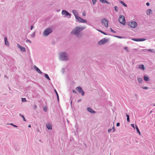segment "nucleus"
<instances>
[{
	"label": "nucleus",
	"mask_w": 155,
	"mask_h": 155,
	"mask_svg": "<svg viewBox=\"0 0 155 155\" xmlns=\"http://www.w3.org/2000/svg\"><path fill=\"white\" fill-rule=\"evenodd\" d=\"M135 127H136V129L137 130V133H138L140 135V130H139V129L138 127H137V126L136 125Z\"/></svg>",
	"instance_id": "24"
},
{
	"label": "nucleus",
	"mask_w": 155,
	"mask_h": 155,
	"mask_svg": "<svg viewBox=\"0 0 155 155\" xmlns=\"http://www.w3.org/2000/svg\"><path fill=\"white\" fill-rule=\"evenodd\" d=\"M114 37H117V38H122V37L120 36H114Z\"/></svg>",
	"instance_id": "40"
},
{
	"label": "nucleus",
	"mask_w": 155,
	"mask_h": 155,
	"mask_svg": "<svg viewBox=\"0 0 155 155\" xmlns=\"http://www.w3.org/2000/svg\"><path fill=\"white\" fill-rule=\"evenodd\" d=\"M153 106H155V104H153Z\"/></svg>",
	"instance_id": "55"
},
{
	"label": "nucleus",
	"mask_w": 155,
	"mask_h": 155,
	"mask_svg": "<svg viewBox=\"0 0 155 155\" xmlns=\"http://www.w3.org/2000/svg\"><path fill=\"white\" fill-rule=\"evenodd\" d=\"M35 32H34L31 35V37H33V38H34L35 37Z\"/></svg>",
	"instance_id": "32"
},
{
	"label": "nucleus",
	"mask_w": 155,
	"mask_h": 155,
	"mask_svg": "<svg viewBox=\"0 0 155 155\" xmlns=\"http://www.w3.org/2000/svg\"><path fill=\"white\" fill-rule=\"evenodd\" d=\"M112 130H113V132H114L115 131V128H114V126H113V127H112Z\"/></svg>",
	"instance_id": "41"
},
{
	"label": "nucleus",
	"mask_w": 155,
	"mask_h": 155,
	"mask_svg": "<svg viewBox=\"0 0 155 155\" xmlns=\"http://www.w3.org/2000/svg\"><path fill=\"white\" fill-rule=\"evenodd\" d=\"M138 68L144 71L145 70V68L144 66V65L143 64H141L139 65Z\"/></svg>",
	"instance_id": "16"
},
{
	"label": "nucleus",
	"mask_w": 155,
	"mask_h": 155,
	"mask_svg": "<svg viewBox=\"0 0 155 155\" xmlns=\"http://www.w3.org/2000/svg\"><path fill=\"white\" fill-rule=\"evenodd\" d=\"M84 28H85L84 27H76L72 30L71 33L72 35L78 34Z\"/></svg>",
	"instance_id": "2"
},
{
	"label": "nucleus",
	"mask_w": 155,
	"mask_h": 155,
	"mask_svg": "<svg viewBox=\"0 0 155 155\" xmlns=\"http://www.w3.org/2000/svg\"><path fill=\"white\" fill-rule=\"evenodd\" d=\"M143 79L145 81H148L149 80V78L145 75L144 76Z\"/></svg>",
	"instance_id": "20"
},
{
	"label": "nucleus",
	"mask_w": 155,
	"mask_h": 155,
	"mask_svg": "<svg viewBox=\"0 0 155 155\" xmlns=\"http://www.w3.org/2000/svg\"><path fill=\"white\" fill-rule=\"evenodd\" d=\"M26 42H29L30 43H31V41L28 39L26 40Z\"/></svg>",
	"instance_id": "45"
},
{
	"label": "nucleus",
	"mask_w": 155,
	"mask_h": 155,
	"mask_svg": "<svg viewBox=\"0 0 155 155\" xmlns=\"http://www.w3.org/2000/svg\"><path fill=\"white\" fill-rule=\"evenodd\" d=\"M17 47L19 48L20 50L23 52H25L26 51L25 48L23 47H22L19 44H17Z\"/></svg>",
	"instance_id": "11"
},
{
	"label": "nucleus",
	"mask_w": 155,
	"mask_h": 155,
	"mask_svg": "<svg viewBox=\"0 0 155 155\" xmlns=\"http://www.w3.org/2000/svg\"><path fill=\"white\" fill-rule=\"evenodd\" d=\"M152 12V11L150 9H148L147 10L146 13V14L148 15H150V13H151Z\"/></svg>",
	"instance_id": "18"
},
{
	"label": "nucleus",
	"mask_w": 155,
	"mask_h": 155,
	"mask_svg": "<svg viewBox=\"0 0 155 155\" xmlns=\"http://www.w3.org/2000/svg\"><path fill=\"white\" fill-rule=\"evenodd\" d=\"M98 31L100 32L101 33H102L103 34L105 35H108L107 34L104 32L103 31H102L101 30L97 29V30Z\"/></svg>",
	"instance_id": "26"
},
{
	"label": "nucleus",
	"mask_w": 155,
	"mask_h": 155,
	"mask_svg": "<svg viewBox=\"0 0 155 155\" xmlns=\"http://www.w3.org/2000/svg\"><path fill=\"white\" fill-rule=\"evenodd\" d=\"M4 40H5V44L7 45L8 46L9 45V44L8 42L7 41V38L6 37H5L4 38Z\"/></svg>",
	"instance_id": "17"
},
{
	"label": "nucleus",
	"mask_w": 155,
	"mask_h": 155,
	"mask_svg": "<svg viewBox=\"0 0 155 155\" xmlns=\"http://www.w3.org/2000/svg\"><path fill=\"white\" fill-rule=\"evenodd\" d=\"M82 15H83V16H85V15H86L85 12H83V13H82Z\"/></svg>",
	"instance_id": "51"
},
{
	"label": "nucleus",
	"mask_w": 155,
	"mask_h": 155,
	"mask_svg": "<svg viewBox=\"0 0 155 155\" xmlns=\"http://www.w3.org/2000/svg\"><path fill=\"white\" fill-rule=\"evenodd\" d=\"M54 91H55V93H56L57 96L58 100V101H59V96H58V94L56 90H55Z\"/></svg>",
	"instance_id": "29"
},
{
	"label": "nucleus",
	"mask_w": 155,
	"mask_h": 155,
	"mask_svg": "<svg viewBox=\"0 0 155 155\" xmlns=\"http://www.w3.org/2000/svg\"><path fill=\"white\" fill-rule=\"evenodd\" d=\"M34 68L36 70V71L40 74H42V72L35 65L34 66Z\"/></svg>",
	"instance_id": "14"
},
{
	"label": "nucleus",
	"mask_w": 155,
	"mask_h": 155,
	"mask_svg": "<svg viewBox=\"0 0 155 155\" xmlns=\"http://www.w3.org/2000/svg\"><path fill=\"white\" fill-rule=\"evenodd\" d=\"M52 32V29L50 28H47L45 30L43 33V36H46L51 34Z\"/></svg>",
	"instance_id": "3"
},
{
	"label": "nucleus",
	"mask_w": 155,
	"mask_h": 155,
	"mask_svg": "<svg viewBox=\"0 0 155 155\" xmlns=\"http://www.w3.org/2000/svg\"><path fill=\"white\" fill-rule=\"evenodd\" d=\"M139 41H143L146 40L145 38H138Z\"/></svg>",
	"instance_id": "30"
},
{
	"label": "nucleus",
	"mask_w": 155,
	"mask_h": 155,
	"mask_svg": "<svg viewBox=\"0 0 155 155\" xmlns=\"http://www.w3.org/2000/svg\"><path fill=\"white\" fill-rule=\"evenodd\" d=\"M9 124L11 126H13L14 127H17V126L16 125H15L14 124L12 123H10Z\"/></svg>",
	"instance_id": "36"
},
{
	"label": "nucleus",
	"mask_w": 155,
	"mask_h": 155,
	"mask_svg": "<svg viewBox=\"0 0 155 155\" xmlns=\"http://www.w3.org/2000/svg\"><path fill=\"white\" fill-rule=\"evenodd\" d=\"M137 80L138 82L140 83H141L143 82V79L142 78H137Z\"/></svg>",
	"instance_id": "21"
},
{
	"label": "nucleus",
	"mask_w": 155,
	"mask_h": 155,
	"mask_svg": "<svg viewBox=\"0 0 155 155\" xmlns=\"http://www.w3.org/2000/svg\"><path fill=\"white\" fill-rule=\"evenodd\" d=\"M101 22L103 25L107 28L108 27V21L105 18H102L101 20Z\"/></svg>",
	"instance_id": "5"
},
{
	"label": "nucleus",
	"mask_w": 155,
	"mask_h": 155,
	"mask_svg": "<svg viewBox=\"0 0 155 155\" xmlns=\"http://www.w3.org/2000/svg\"><path fill=\"white\" fill-rule=\"evenodd\" d=\"M118 20L120 23L123 25H125L126 21L124 16L120 15L119 18Z\"/></svg>",
	"instance_id": "4"
},
{
	"label": "nucleus",
	"mask_w": 155,
	"mask_h": 155,
	"mask_svg": "<svg viewBox=\"0 0 155 155\" xmlns=\"http://www.w3.org/2000/svg\"><path fill=\"white\" fill-rule=\"evenodd\" d=\"M112 129H109L108 130V133H110Z\"/></svg>",
	"instance_id": "46"
},
{
	"label": "nucleus",
	"mask_w": 155,
	"mask_h": 155,
	"mask_svg": "<svg viewBox=\"0 0 155 155\" xmlns=\"http://www.w3.org/2000/svg\"><path fill=\"white\" fill-rule=\"evenodd\" d=\"M143 89L147 90L148 89V87L146 86V87H143Z\"/></svg>",
	"instance_id": "42"
},
{
	"label": "nucleus",
	"mask_w": 155,
	"mask_h": 155,
	"mask_svg": "<svg viewBox=\"0 0 155 155\" xmlns=\"http://www.w3.org/2000/svg\"><path fill=\"white\" fill-rule=\"evenodd\" d=\"M114 8L116 12H117L118 11V8L117 6H114Z\"/></svg>",
	"instance_id": "31"
},
{
	"label": "nucleus",
	"mask_w": 155,
	"mask_h": 155,
	"mask_svg": "<svg viewBox=\"0 0 155 155\" xmlns=\"http://www.w3.org/2000/svg\"><path fill=\"white\" fill-rule=\"evenodd\" d=\"M72 91L74 93H76V91L74 90H73Z\"/></svg>",
	"instance_id": "49"
},
{
	"label": "nucleus",
	"mask_w": 155,
	"mask_h": 155,
	"mask_svg": "<svg viewBox=\"0 0 155 155\" xmlns=\"http://www.w3.org/2000/svg\"><path fill=\"white\" fill-rule=\"evenodd\" d=\"M34 28V27L33 26H31V30H32Z\"/></svg>",
	"instance_id": "50"
},
{
	"label": "nucleus",
	"mask_w": 155,
	"mask_h": 155,
	"mask_svg": "<svg viewBox=\"0 0 155 155\" xmlns=\"http://www.w3.org/2000/svg\"><path fill=\"white\" fill-rule=\"evenodd\" d=\"M21 99L22 102H25L26 101V98H22Z\"/></svg>",
	"instance_id": "35"
},
{
	"label": "nucleus",
	"mask_w": 155,
	"mask_h": 155,
	"mask_svg": "<svg viewBox=\"0 0 155 155\" xmlns=\"http://www.w3.org/2000/svg\"><path fill=\"white\" fill-rule=\"evenodd\" d=\"M61 14L62 15H64V17L69 16L68 17V18H70L71 17V14L65 10H63L61 12Z\"/></svg>",
	"instance_id": "7"
},
{
	"label": "nucleus",
	"mask_w": 155,
	"mask_h": 155,
	"mask_svg": "<svg viewBox=\"0 0 155 155\" xmlns=\"http://www.w3.org/2000/svg\"><path fill=\"white\" fill-rule=\"evenodd\" d=\"M76 90L79 94H81L82 96L84 95V92L83 90L82 87H77L76 88Z\"/></svg>",
	"instance_id": "6"
},
{
	"label": "nucleus",
	"mask_w": 155,
	"mask_h": 155,
	"mask_svg": "<svg viewBox=\"0 0 155 155\" xmlns=\"http://www.w3.org/2000/svg\"><path fill=\"white\" fill-rule=\"evenodd\" d=\"M152 105H153L152 104H151V105H150V106H152Z\"/></svg>",
	"instance_id": "57"
},
{
	"label": "nucleus",
	"mask_w": 155,
	"mask_h": 155,
	"mask_svg": "<svg viewBox=\"0 0 155 155\" xmlns=\"http://www.w3.org/2000/svg\"><path fill=\"white\" fill-rule=\"evenodd\" d=\"M19 116H21L22 117V118L23 119V120L24 121H26V120L23 115H22L21 114H20Z\"/></svg>",
	"instance_id": "27"
},
{
	"label": "nucleus",
	"mask_w": 155,
	"mask_h": 155,
	"mask_svg": "<svg viewBox=\"0 0 155 155\" xmlns=\"http://www.w3.org/2000/svg\"><path fill=\"white\" fill-rule=\"evenodd\" d=\"M128 25L130 27L132 28H135L136 27L137 25V23L135 21H133L131 22H129Z\"/></svg>",
	"instance_id": "9"
},
{
	"label": "nucleus",
	"mask_w": 155,
	"mask_h": 155,
	"mask_svg": "<svg viewBox=\"0 0 155 155\" xmlns=\"http://www.w3.org/2000/svg\"><path fill=\"white\" fill-rule=\"evenodd\" d=\"M76 21L77 22H79L80 23H86L87 22L86 20L81 18V17L78 16L76 18Z\"/></svg>",
	"instance_id": "8"
},
{
	"label": "nucleus",
	"mask_w": 155,
	"mask_h": 155,
	"mask_svg": "<svg viewBox=\"0 0 155 155\" xmlns=\"http://www.w3.org/2000/svg\"><path fill=\"white\" fill-rule=\"evenodd\" d=\"M45 74V78H46V79H47L49 80H50V78H49L48 75V74Z\"/></svg>",
	"instance_id": "22"
},
{
	"label": "nucleus",
	"mask_w": 155,
	"mask_h": 155,
	"mask_svg": "<svg viewBox=\"0 0 155 155\" xmlns=\"http://www.w3.org/2000/svg\"><path fill=\"white\" fill-rule=\"evenodd\" d=\"M146 5L147 6H149L150 5V3H149V2H147L146 3Z\"/></svg>",
	"instance_id": "48"
},
{
	"label": "nucleus",
	"mask_w": 155,
	"mask_h": 155,
	"mask_svg": "<svg viewBox=\"0 0 155 155\" xmlns=\"http://www.w3.org/2000/svg\"><path fill=\"white\" fill-rule=\"evenodd\" d=\"M102 3H106L108 4H110V3L107 1L106 0H99Z\"/></svg>",
	"instance_id": "19"
},
{
	"label": "nucleus",
	"mask_w": 155,
	"mask_h": 155,
	"mask_svg": "<svg viewBox=\"0 0 155 155\" xmlns=\"http://www.w3.org/2000/svg\"><path fill=\"white\" fill-rule=\"evenodd\" d=\"M132 40L135 41H139L138 38H132Z\"/></svg>",
	"instance_id": "33"
},
{
	"label": "nucleus",
	"mask_w": 155,
	"mask_h": 155,
	"mask_svg": "<svg viewBox=\"0 0 155 155\" xmlns=\"http://www.w3.org/2000/svg\"><path fill=\"white\" fill-rule=\"evenodd\" d=\"M65 71V69L64 68H62L61 70L62 73L63 74L64 72Z\"/></svg>",
	"instance_id": "37"
},
{
	"label": "nucleus",
	"mask_w": 155,
	"mask_h": 155,
	"mask_svg": "<svg viewBox=\"0 0 155 155\" xmlns=\"http://www.w3.org/2000/svg\"><path fill=\"white\" fill-rule=\"evenodd\" d=\"M87 110L92 114H94L95 113V112L91 108L88 107L87 108Z\"/></svg>",
	"instance_id": "15"
},
{
	"label": "nucleus",
	"mask_w": 155,
	"mask_h": 155,
	"mask_svg": "<svg viewBox=\"0 0 155 155\" xmlns=\"http://www.w3.org/2000/svg\"><path fill=\"white\" fill-rule=\"evenodd\" d=\"M107 41V40H106L105 38H104L99 41L98 44L99 45H102L105 44Z\"/></svg>",
	"instance_id": "10"
},
{
	"label": "nucleus",
	"mask_w": 155,
	"mask_h": 155,
	"mask_svg": "<svg viewBox=\"0 0 155 155\" xmlns=\"http://www.w3.org/2000/svg\"><path fill=\"white\" fill-rule=\"evenodd\" d=\"M60 60L62 61H67L69 60L68 54L65 52H61L59 53Z\"/></svg>",
	"instance_id": "1"
},
{
	"label": "nucleus",
	"mask_w": 155,
	"mask_h": 155,
	"mask_svg": "<svg viewBox=\"0 0 155 155\" xmlns=\"http://www.w3.org/2000/svg\"><path fill=\"white\" fill-rule=\"evenodd\" d=\"M72 103V101H71V104Z\"/></svg>",
	"instance_id": "56"
},
{
	"label": "nucleus",
	"mask_w": 155,
	"mask_h": 155,
	"mask_svg": "<svg viewBox=\"0 0 155 155\" xmlns=\"http://www.w3.org/2000/svg\"><path fill=\"white\" fill-rule=\"evenodd\" d=\"M34 108H35V109H36V107H37V106L35 105L34 106Z\"/></svg>",
	"instance_id": "52"
},
{
	"label": "nucleus",
	"mask_w": 155,
	"mask_h": 155,
	"mask_svg": "<svg viewBox=\"0 0 155 155\" xmlns=\"http://www.w3.org/2000/svg\"><path fill=\"white\" fill-rule=\"evenodd\" d=\"M126 116L127 117V122H129L130 121V120L129 116L127 114H126Z\"/></svg>",
	"instance_id": "28"
},
{
	"label": "nucleus",
	"mask_w": 155,
	"mask_h": 155,
	"mask_svg": "<svg viewBox=\"0 0 155 155\" xmlns=\"http://www.w3.org/2000/svg\"><path fill=\"white\" fill-rule=\"evenodd\" d=\"M110 31L112 32L115 33L116 32L114 31L112 28H110Z\"/></svg>",
	"instance_id": "38"
},
{
	"label": "nucleus",
	"mask_w": 155,
	"mask_h": 155,
	"mask_svg": "<svg viewBox=\"0 0 155 155\" xmlns=\"http://www.w3.org/2000/svg\"><path fill=\"white\" fill-rule=\"evenodd\" d=\"M43 110L45 112H46L47 110V108L46 107L44 108Z\"/></svg>",
	"instance_id": "43"
},
{
	"label": "nucleus",
	"mask_w": 155,
	"mask_h": 155,
	"mask_svg": "<svg viewBox=\"0 0 155 155\" xmlns=\"http://www.w3.org/2000/svg\"><path fill=\"white\" fill-rule=\"evenodd\" d=\"M93 4L94 5L97 2L96 0H92Z\"/></svg>",
	"instance_id": "34"
},
{
	"label": "nucleus",
	"mask_w": 155,
	"mask_h": 155,
	"mask_svg": "<svg viewBox=\"0 0 155 155\" xmlns=\"http://www.w3.org/2000/svg\"><path fill=\"white\" fill-rule=\"evenodd\" d=\"M72 12L74 15L76 19V18H77V17H78V12L76 10H73L72 11Z\"/></svg>",
	"instance_id": "13"
},
{
	"label": "nucleus",
	"mask_w": 155,
	"mask_h": 155,
	"mask_svg": "<svg viewBox=\"0 0 155 155\" xmlns=\"http://www.w3.org/2000/svg\"><path fill=\"white\" fill-rule=\"evenodd\" d=\"M124 49L125 50H126L127 52L129 51V50L128 49V48L127 47H125Z\"/></svg>",
	"instance_id": "39"
},
{
	"label": "nucleus",
	"mask_w": 155,
	"mask_h": 155,
	"mask_svg": "<svg viewBox=\"0 0 155 155\" xmlns=\"http://www.w3.org/2000/svg\"><path fill=\"white\" fill-rule=\"evenodd\" d=\"M120 123H117V124H116L117 126L119 127L120 126Z\"/></svg>",
	"instance_id": "47"
},
{
	"label": "nucleus",
	"mask_w": 155,
	"mask_h": 155,
	"mask_svg": "<svg viewBox=\"0 0 155 155\" xmlns=\"http://www.w3.org/2000/svg\"><path fill=\"white\" fill-rule=\"evenodd\" d=\"M28 127H31V125H30V124H29V125H28Z\"/></svg>",
	"instance_id": "54"
},
{
	"label": "nucleus",
	"mask_w": 155,
	"mask_h": 155,
	"mask_svg": "<svg viewBox=\"0 0 155 155\" xmlns=\"http://www.w3.org/2000/svg\"><path fill=\"white\" fill-rule=\"evenodd\" d=\"M46 128L48 130H52V124H51L50 123H48L46 124Z\"/></svg>",
	"instance_id": "12"
},
{
	"label": "nucleus",
	"mask_w": 155,
	"mask_h": 155,
	"mask_svg": "<svg viewBox=\"0 0 155 155\" xmlns=\"http://www.w3.org/2000/svg\"><path fill=\"white\" fill-rule=\"evenodd\" d=\"M143 51L147 50V51H149L153 52L154 50L153 49H143Z\"/></svg>",
	"instance_id": "25"
},
{
	"label": "nucleus",
	"mask_w": 155,
	"mask_h": 155,
	"mask_svg": "<svg viewBox=\"0 0 155 155\" xmlns=\"http://www.w3.org/2000/svg\"><path fill=\"white\" fill-rule=\"evenodd\" d=\"M120 2L125 7H127V5L124 2L121 1H120Z\"/></svg>",
	"instance_id": "23"
},
{
	"label": "nucleus",
	"mask_w": 155,
	"mask_h": 155,
	"mask_svg": "<svg viewBox=\"0 0 155 155\" xmlns=\"http://www.w3.org/2000/svg\"><path fill=\"white\" fill-rule=\"evenodd\" d=\"M81 99H80V100H79L78 101V102L80 101H81Z\"/></svg>",
	"instance_id": "53"
},
{
	"label": "nucleus",
	"mask_w": 155,
	"mask_h": 155,
	"mask_svg": "<svg viewBox=\"0 0 155 155\" xmlns=\"http://www.w3.org/2000/svg\"><path fill=\"white\" fill-rule=\"evenodd\" d=\"M131 126L133 128H135V127H134V124H131Z\"/></svg>",
	"instance_id": "44"
}]
</instances>
